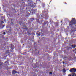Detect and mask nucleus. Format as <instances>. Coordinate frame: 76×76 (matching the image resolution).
<instances>
[{
    "mask_svg": "<svg viewBox=\"0 0 76 76\" xmlns=\"http://www.w3.org/2000/svg\"><path fill=\"white\" fill-rule=\"evenodd\" d=\"M76 23V20L75 18H72V20L69 22V26L71 27V31L70 32V34L73 33V32H75V31H76V28H75L73 26V25H75Z\"/></svg>",
    "mask_w": 76,
    "mask_h": 76,
    "instance_id": "obj_1",
    "label": "nucleus"
},
{
    "mask_svg": "<svg viewBox=\"0 0 76 76\" xmlns=\"http://www.w3.org/2000/svg\"><path fill=\"white\" fill-rule=\"evenodd\" d=\"M46 13V11H43L42 12V15H39V14H37V18L38 19H42V18H45L44 17H46V19H48V14L46 13Z\"/></svg>",
    "mask_w": 76,
    "mask_h": 76,
    "instance_id": "obj_2",
    "label": "nucleus"
},
{
    "mask_svg": "<svg viewBox=\"0 0 76 76\" xmlns=\"http://www.w3.org/2000/svg\"><path fill=\"white\" fill-rule=\"evenodd\" d=\"M27 1L28 3V5L31 7L34 8L35 7V3L32 2V0H27Z\"/></svg>",
    "mask_w": 76,
    "mask_h": 76,
    "instance_id": "obj_3",
    "label": "nucleus"
},
{
    "mask_svg": "<svg viewBox=\"0 0 76 76\" xmlns=\"http://www.w3.org/2000/svg\"><path fill=\"white\" fill-rule=\"evenodd\" d=\"M70 71L71 73H75L76 72V69L75 68H73L71 69L70 70Z\"/></svg>",
    "mask_w": 76,
    "mask_h": 76,
    "instance_id": "obj_4",
    "label": "nucleus"
},
{
    "mask_svg": "<svg viewBox=\"0 0 76 76\" xmlns=\"http://www.w3.org/2000/svg\"><path fill=\"white\" fill-rule=\"evenodd\" d=\"M31 10L32 12H31V13H35V12H37V10L35 9H32Z\"/></svg>",
    "mask_w": 76,
    "mask_h": 76,
    "instance_id": "obj_5",
    "label": "nucleus"
},
{
    "mask_svg": "<svg viewBox=\"0 0 76 76\" xmlns=\"http://www.w3.org/2000/svg\"><path fill=\"white\" fill-rule=\"evenodd\" d=\"M26 17H28V16L29 15H30V14L29 13V12L27 11L26 12Z\"/></svg>",
    "mask_w": 76,
    "mask_h": 76,
    "instance_id": "obj_6",
    "label": "nucleus"
},
{
    "mask_svg": "<svg viewBox=\"0 0 76 76\" xmlns=\"http://www.w3.org/2000/svg\"><path fill=\"white\" fill-rule=\"evenodd\" d=\"M41 33H40L39 31H38V32L36 33L37 35H38V36H41Z\"/></svg>",
    "mask_w": 76,
    "mask_h": 76,
    "instance_id": "obj_7",
    "label": "nucleus"
},
{
    "mask_svg": "<svg viewBox=\"0 0 76 76\" xmlns=\"http://www.w3.org/2000/svg\"><path fill=\"white\" fill-rule=\"evenodd\" d=\"M68 76H75V73H72V74L69 75Z\"/></svg>",
    "mask_w": 76,
    "mask_h": 76,
    "instance_id": "obj_8",
    "label": "nucleus"
},
{
    "mask_svg": "<svg viewBox=\"0 0 76 76\" xmlns=\"http://www.w3.org/2000/svg\"><path fill=\"white\" fill-rule=\"evenodd\" d=\"M49 23H48V22L46 21L45 22H44V25H47V26H48V24Z\"/></svg>",
    "mask_w": 76,
    "mask_h": 76,
    "instance_id": "obj_9",
    "label": "nucleus"
},
{
    "mask_svg": "<svg viewBox=\"0 0 76 76\" xmlns=\"http://www.w3.org/2000/svg\"><path fill=\"white\" fill-rule=\"evenodd\" d=\"M11 48L12 49V50H13L14 48H15V47H14V46L13 45H11Z\"/></svg>",
    "mask_w": 76,
    "mask_h": 76,
    "instance_id": "obj_10",
    "label": "nucleus"
},
{
    "mask_svg": "<svg viewBox=\"0 0 76 76\" xmlns=\"http://www.w3.org/2000/svg\"><path fill=\"white\" fill-rule=\"evenodd\" d=\"M20 26H23V25H23V22H20Z\"/></svg>",
    "mask_w": 76,
    "mask_h": 76,
    "instance_id": "obj_11",
    "label": "nucleus"
},
{
    "mask_svg": "<svg viewBox=\"0 0 76 76\" xmlns=\"http://www.w3.org/2000/svg\"><path fill=\"white\" fill-rule=\"evenodd\" d=\"M58 23L57 22H56L55 23V26L56 27H58Z\"/></svg>",
    "mask_w": 76,
    "mask_h": 76,
    "instance_id": "obj_12",
    "label": "nucleus"
},
{
    "mask_svg": "<svg viewBox=\"0 0 76 76\" xmlns=\"http://www.w3.org/2000/svg\"><path fill=\"white\" fill-rule=\"evenodd\" d=\"M34 20V18H32L30 19V21L31 22H32L33 20Z\"/></svg>",
    "mask_w": 76,
    "mask_h": 76,
    "instance_id": "obj_13",
    "label": "nucleus"
},
{
    "mask_svg": "<svg viewBox=\"0 0 76 76\" xmlns=\"http://www.w3.org/2000/svg\"><path fill=\"white\" fill-rule=\"evenodd\" d=\"M45 6V3H43L42 4V6L43 8H44V6Z\"/></svg>",
    "mask_w": 76,
    "mask_h": 76,
    "instance_id": "obj_14",
    "label": "nucleus"
},
{
    "mask_svg": "<svg viewBox=\"0 0 76 76\" xmlns=\"http://www.w3.org/2000/svg\"><path fill=\"white\" fill-rule=\"evenodd\" d=\"M71 45V47H72L73 48H76V45Z\"/></svg>",
    "mask_w": 76,
    "mask_h": 76,
    "instance_id": "obj_15",
    "label": "nucleus"
},
{
    "mask_svg": "<svg viewBox=\"0 0 76 76\" xmlns=\"http://www.w3.org/2000/svg\"><path fill=\"white\" fill-rule=\"evenodd\" d=\"M17 72L15 70H13L12 72V73H17Z\"/></svg>",
    "mask_w": 76,
    "mask_h": 76,
    "instance_id": "obj_16",
    "label": "nucleus"
},
{
    "mask_svg": "<svg viewBox=\"0 0 76 76\" xmlns=\"http://www.w3.org/2000/svg\"><path fill=\"white\" fill-rule=\"evenodd\" d=\"M66 70H65V69H64L63 70V73H66Z\"/></svg>",
    "mask_w": 76,
    "mask_h": 76,
    "instance_id": "obj_17",
    "label": "nucleus"
},
{
    "mask_svg": "<svg viewBox=\"0 0 76 76\" xmlns=\"http://www.w3.org/2000/svg\"><path fill=\"white\" fill-rule=\"evenodd\" d=\"M36 21L37 22H38V23H40V22H39V19H37Z\"/></svg>",
    "mask_w": 76,
    "mask_h": 76,
    "instance_id": "obj_18",
    "label": "nucleus"
},
{
    "mask_svg": "<svg viewBox=\"0 0 76 76\" xmlns=\"http://www.w3.org/2000/svg\"><path fill=\"white\" fill-rule=\"evenodd\" d=\"M66 22H69V20H68L67 19H66Z\"/></svg>",
    "mask_w": 76,
    "mask_h": 76,
    "instance_id": "obj_19",
    "label": "nucleus"
},
{
    "mask_svg": "<svg viewBox=\"0 0 76 76\" xmlns=\"http://www.w3.org/2000/svg\"><path fill=\"white\" fill-rule=\"evenodd\" d=\"M3 35H6V32H4L3 33Z\"/></svg>",
    "mask_w": 76,
    "mask_h": 76,
    "instance_id": "obj_20",
    "label": "nucleus"
},
{
    "mask_svg": "<svg viewBox=\"0 0 76 76\" xmlns=\"http://www.w3.org/2000/svg\"><path fill=\"white\" fill-rule=\"evenodd\" d=\"M40 22L41 23H42V22H43V20H41Z\"/></svg>",
    "mask_w": 76,
    "mask_h": 76,
    "instance_id": "obj_21",
    "label": "nucleus"
},
{
    "mask_svg": "<svg viewBox=\"0 0 76 76\" xmlns=\"http://www.w3.org/2000/svg\"><path fill=\"white\" fill-rule=\"evenodd\" d=\"M69 28H70V27L69 26H67V27L66 28L68 29H69Z\"/></svg>",
    "mask_w": 76,
    "mask_h": 76,
    "instance_id": "obj_22",
    "label": "nucleus"
},
{
    "mask_svg": "<svg viewBox=\"0 0 76 76\" xmlns=\"http://www.w3.org/2000/svg\"><path fill=\"white\" fill-rule=\"evenodd\" d=\"M49 74H50V75H51V74H52V72H50Z\"/></svg>",
    "mask_w": 76,
    "mask_h": 76,
    "instance_id": "obj_23",
    "label": "nucleus"
},
{
    "mask_svg": "<svg viewBox=\"0 0 76 76\" xmlns=\"http://www.w3.org/2000/svg\"><path fill=\"white\" fill-rule=\"evenodd\" d=\"M9 50H7V53H9Z\"/></svg>",
    "mask_w": 76,
    "mask_h": 76,
    "instance_id": "obj_24",
    "label": "nucleus"
},
{
    "mask_svg": "<svg viewBox=\"0 0 76 76\" xmlns=\"http://www.w3.org/2000/svg\"><path fill=\"white\" fill-rule=\"evenodd\" d=\"M11 22H12V21H13V20H12V19H11Z\"/></svg>",
    "mask_w": 76,
    "mask_h": 76,
    "instance_id": "obj_25",
    "label": "nucleus"
},
{
    "mask_svg": "<svg viewBox=\"0 0 76 76\" xmlns=\"http://www.w3.org/2000/svg\"><path fill=\"white\" fill-rule=\"evenodd\" d=\"M37 1H40V0H37Z\"/></svg>",
    "mask_w": 76,
    "mask_h": 76,
    "instance_id": "obj_26",
    "label": "nucleus"
},
{
    "mask_svg": "<svg viewBox=\"0 0 76 76\" xmlns=\"http://www.w3.org/2000/svg\"><path fill=\"white\" fill-rule=\"evenodd\" d=\"M1 22H2V23H4V22H3V21H1Z\"/></svg>",
    "mask_w": 76,
    "mask_h": 76,
    "instance_id": "obj_27",
    "label": "nucleus"
},
{
    "mask_svg": "<svg viewBox=\"0 0 76 76\" xmlns=\"http://www.w3.org/2000/svg\"><path fill=\"white\" fill-rule=\"evenodd\" d=\"M12 24H13V22H11Z\"/></svg>",
    "mask_w": 76,
    "mask_h": 76,
    "instance_id": "obj_28",
    "label": "nucleus"
},
{
    "mask_svg": "<svg viewBox=\"0 0 76 76\" xmlns=\"http://www.w3.org/2000/svg\"><path fill=\"white\" fill-rule=\"evenodd\" d=\"M20 12H23V11H22V10H20Z\"/></svg>",
    "mask_w": 76,
    "mask_h": 76,
    "instance_id": "obj_29",
    "label": "nucleus"
},
{
    "mask_svg": "<svg viewBox=\"0 0 76 76\" xmlns=\"http://www.w3.org/2000/svg\"><path fill=\"white\" fill-rule=\"evenodd\" d=\"M74 58L75 59H76V57H74Z\"/></svg>",
    "mask_w": 76,
    "mask_h": 76,
    "instance_id": "obj_30",
    "label": "nucleus"
},
{
    "mask_svg": "<svg viewBox=\"0 0 76 76\" xmlns=\"http://www.w3.org/2000/svg\"><path fill=\"white\" fill-rule=\"evenodd\" d=\"M50 22H51V20H50Z\"/></svg>",
    "mask_w": 76,
    "mask_h": 76,
    "instance_id": "obj_31",
    "label": "nucleus"
},
{
    "mask_svg": "<svg viewBox=\"0 0 76 76\" xmlns=\"http://www.w3.org/2000/svg\"><path fill=\"white\" fill-rule=\"evenodd\" d=\"M75 52H76V49H75Z\"/></svg>",
    "mask_w": 76,
    "mask_h": 76,
    "instance_id": "obj_32",
    "label": "nucleus"
},
{
    "mask_svg": "<svg viewBox=\"0 0 76 76\" xmlns=\"http://www.w3.org/2000/svg\"><path fill=\"white\" fill-rule=\"evenodd\" d=\"M5 26V25H4L3 26V27H4V26Z\"/></svg>",
    "mask_w": 76,
    "mask_h": 76,
    "instance_id": "obj_33",
    "label": "nucleus"
},
{
    "mask_svg": "<svg viewBox=\"0 0 76 76\" xmlns=\"http://www.w3.org/2000/svg\"><path fill=\"white\" fill-rule=\"evenodd\" d=\"M28 34H29V32H28Z\"/></svg>",
    "mask_w": 76,
    "mask_h": 76,
    "instance_id": "obj_34",
    "label": "nucleus"
},
{
    "mask_svg": "<svg viewBox=\"0 0 76 76\" xmlns=\"http://www.w3.org/2000/svg\"><path fill=\"white\" fill-rule=\"evenodd\" d=\"M76 25H75V27H76Z\"/></svg>",
    "mask_w": 76,
    "mask_h": 76,
    "instance_id": "obj_35",
    "label": "nucleus"
},
{
    "mask_svg": "<svg viewBox=\"0 0 76 76\" xmlns=\"http://www.w3.org/2000/svg\"><path fill=\"white\" fill-rule=\"evenodd\" d=\"M63 64H64V62H63Z\"/></svg>",
    "mask_w": 76,
    "mask_h": 76,
    "instance_id": "obj_36",
    "label": "nucleus"
},
{
    "mask_svg": "<svg viewBox=\"0 0 76 76\" xmlns=\"http://www.w3.org/2000/svg\"><path fill=\"white\" fill-rule=\"evenodd\" d=\"M61 23H62V21H61Z\"/></svg>",
    "mask_w": 76,
    "mask_h": 76,
    "instance_id": "obj_37",
    "label": "nucleus"
},
{
    "mask_svg": "<svg viewBox=\"0 0 76 76\" xmlns=\"http://www.w3.org/2000/svg\"><path fill=\"white\" fill-rule=\"evenodd\" d=\"M24 44H23V45H24Z\"/></svg>",
    "mask_w": 76,
    "mask_h": 76,
    "instance_id": "obj_38",
    "label": "nucleus"
},
{
    "mask_svg": "<svg viewBox=\"0 0 76 76\" xmlns=\"http://www.w3.org/2000/svg\"><path fill=\"white\" fill-rule=\"evenodd\" d=\"M51 1L50 2V3H51Z\"/></svg>",
    "mask_w": 76,
    "mask_h": 76,
    "instance_id": "obj_39",
    "label": "nucleus"
},
{
    "mask_svg": "<svg viewBox=\"0 0 76 76\" xmlns=\"http://www.w3.org/2000/svg\"><path fill=\"white\" fill-rule=\"evenodd\" d=\"M7 61H6L5 62V63H7Z\"/></svg>",
    "mask_w": 76,
    "mask_h": 76,
    "instance_id": "obj_40",
    "label": "nucleus"
},
{
    "mask_svg": "<svg viewBox=\"0 0 76 76\" xmlns=\"http://www.w3.org/2000/svg\"><path fill=\"white\" fill-rule=\"evenodd\" d=\"M7 64H9V63L7 62Z\"/></svg>",
    "mask_w": 76,
    "mask_h": 76,
    "instance_id": "obj_41",
    "label": "nucleus"
},
{
    "mask_svg": "<svg viewBox=\"0 0 76 76\" xmlns=\"http://www.w3.org/2000/svg\"><path fill=\"white\" fill-rule=\"evenodd\" d=\"M0 65L1 66V64H0Z\"/></svg>",
    "mask_w": 76,
    "mask_h": 76,
    "instance_id": "obj_42",
    "label": "nucleus"
},
{
    "mask_svg": "<svg viewBox=\"0 0 76 76\" xmlns=\"http://www.w3.org/2000/svg\"><path fill=\"white\" fill-rule=\"evenodd\" d=\"M45 10V9L44 10Z\"/></svg>",
    "mask_w": 76,
    "mask_h": 76,
    "instance_id": "obj_43",
    "label": "nucleus"
},
{
    "mask_svg": "<svg viewBox=\"0 0 76 76\" xmlns=\"http://www.w3.org/2000/svg\"><path fill=\"white\" fill-rule=\"evenodd\" d=\"M65 58H66V57H65Z\"/></svg>",
    "mask_w": 76,
    "mask_h": 76,
    "instance_id": "obj_44",
    "label": "nucleus"
},
{
    "mask_svg": "<svg viewBox=\"0 0 76 76\" xmlns=\"http://www.w3.org/2000/svg\"><path fill=\"white\" fill-rule=\"evenodd\" d=\"M75 76H76V75H75Z\"/></svg>",
    "mask_w": 76,
    "mask_h": 76,
    "instance_id": "obj_45",
    "label": "nucleus"
}]
</instances>
